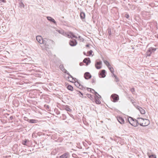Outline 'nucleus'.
Returning a JSON list of instances; mask_svg holds the SVG:
<instances>
[{"label":"nucleus","mask_w":158,"mask_h":158,"mask_svg":"<svg viewBox=\"0 0 158 158\" xmlns=\"http://www.w3.org/2000/svg\"><path fill=\"white\" fill-rule=\"evenodd\" d=\"M77 83H78V82H77V83L75 82V85L77 86V87H79V85H78Z\"/></svg>","instance_id":"de8ad7c7"},{"label":"nucleus","mask_w":158,"mask_h":158,"mask_svg":"<svg viewBox=\"0 0 158 158\" xmlns=\"http://www.w3.org/2000/svg\"><path fill=\"white\" fill-rule=\"evenodd\" d=\"M149 158H156L155 155H152L149 156Z\"/></svg>","instance_id":"c9c22d12"},{"label":"nucleus","mask_w":158,"mask_h":158,"mask_svg":"<svg viewBox=\"0 0 158 158\" xmlns=\"http://www.w3.org/2000/svg\"><path fill=\"white\" fill-rule=\"evenodd\" d=\"M117 120L121 124H123L124 123V121L123 118L121 117H119L117 118Z\"/></svg>","instance_id":"2eb2a0df"},{"label":"nucleus","mask_w":158,"mask_h":158,"mask_svg":"<svg viewBox=\"0 0 158 158\" xmlns=\"http://www.w3.org/2000/svg\"><path fill=\"white\" fill-rule=\"evenodd\" d=\"M118 139V142H118L121 139V138H119Z\"/></svg>","instance_id":"5fc2aeb1"},{"label":"nucleus","mask_w":158,"mask_h":158,"mask_svg":"<svg viewBox=\"0 0 158 158\" xmlns=\"http://www.w3.org/2000/svg\"><path fill=\"white\" fill-rule=\"evenodd\" d=\"M29 142V141L28 140H27L26 139H25V140L23 141L22 142V144L24 145L27 146H29V144L28 143Z\"/></svg>","instance_id":"f3484780"},{"label":"nucleus","mask_w":158,"mask_h":158,"mask_svg":"<svg viewBox=\"0 0 158 158\" xmlns=\"http://www.w3.org/2000/svg\"><path fill=\"white\" fill-rule=\"evenodd\" d=\"M64 109L66 111H68L69 112H71V111H72V110L71 109H70L69 108V106H65L64 107Z\"/></svg>","instance_id":"a211bd4d"},{"label":"nucleus","mask_w":158,"mask_h":158,"mask_svg":"<svg viewBox=\"0 0 158 158\" xmlns=\"http://www.w3.org/2000/svg\"><path fill=\"white\" fill-rule=\"evenodd\" d=\"M58 32L59 33L63 35L64 33V31L62 30H58Z\"/></svg>","instance_id":"e433bc0d"},{"label":"nucleus","mask_w":158,"mask_h":158,"mask_svg":"<svg viewBox=\"0 0 158 158\" xmlns=\"http://www.w3.org/2000/svg\"><path fill=\"white\" fill-rule=\"evenodd\" d=\"M139 120V124L140 125L145 127L148 126L150 123L149 121L146 119H143L141 118H138Z\"/></svg>","instance_id":"f257e3e1"},{"label":"nucleus","mask_w":158,"mask_h":158,"mask_svg":"<svg viewBox=\"0 0 158 158\" xmlns=\"http://www.w3.org/2000/svg\"><path fill=\"white\" fill-rule=\"evenodd\" d=\"M36 39L39 43L42 44L44 39H43L41 36L39 35L37 36L36 37Z\"/></svg>","instance_id":"9d476101"},{"label":"nucleus","mask_w":158,"mask_h":158,"mask_svg":"<svg viewBox=\"0 0 158 158\" xmlns=\"http://www.w3.org/2000/svg\"><path fill=\"white\" fill-rule=\"evenodd\" d=\"M0 1L4 3L6 2L5 0H0Z\"/></svg>","instance_id":"09e8293b"},{"label":"nucleus","mask_w":158,"mask_h":158,"mask_svg":"<svg viewBox=\"0 0 158 158\" xmlns=\"http://www.w3.org/2000/svg\"><path fill=\"white\" fill-rule=\"evenodd\" d=\"M63 115L64 117V116H65V115L64 114H63Z\"/></svg>","instance_id":"e2e57ef3"},{"label":"nucleus","mask_w":158,"mask_h":158,"mask_svg":"<svg viewBox=\"0 0 158 158\" xmlns=\"http://www.w3.org/2000/svg\"><path fill=\"white\" fill-rule=\"evenodd\" d=\"M92 89L91 88H87V91H88L90 93H93V92H92Z\"/></svg>","instance_id":"72a5a7b5"},{"label":"nucleus","mask_w":158,"mask_h":158,"mask_svg":"<svg viewBox=\"0 0 158 158\" xmlns=\"http://www.w3.org/2000/svg\"><path fill=\"white\" fill-rule=\"evenodd\" d=\"M67 74L69 75V77H70L72 78L73 79H74L73 78V76H71L69 72H68Z\"/></svg>","instance_id":"37998d69"},{"label":"nucleus","mask_w":158,"mask_h":158,"mask_svg":"<svg viewBox=\"0 0 158 158\" xmlns=\"http://www.w3.org/2000/svg\"><path fill=\"white\" fill-rule=\"evenodd\" d=\"M67 34L68 33L64 32V33L63 34V35L67 37Z\"/></svg>","instance_id":"49530a36"},{"label":"nucleus","mask_w":158,"mask_h":158,"mask_svg":"<svg viewBox=\"0 0 158 158\" xmlns=\"http://www.w3.org/2000/svg\"><path fill=\"white\" fill-rule=\"evenodd\" d=\"M128 121L131 125L135 127H137L139 124L138 120L134 119L131 117H129L128 118Z\"/></svg>","instance_id":"f03ea898"},{"label":"nucleus","mask_w":158,"mask_h":158,"mask_svg":"<svg viewBox=\"0 0 158 158\" xmlns=\"http://www.w3.org/2000/svg\"><path fill=\"white\" fill-rule=\"evenodd\" d=\"M49 106H48V105H47V108H49Z\"/></svg>","instance_id":"13d9d810"},{"label":"nucleus","mask_w":158,"mask_h":158,"mask_svg":"<svg viewBox=\"0 0 158 158\" xmlns=\"http://www.w3.org/2000/svg\"><path fill=\"white\" fill-rule=\"evenodd\" d=\"M77 84L78 85H79V87L78 88L83 90H84L85 89V88L82 85H81L79 83H77Z\"/></svg>","instance_id":"4be33fe9"},{"label":"nucleus","mask_w":158,"mask_h":158,"mask_svg":"<svg viewBox=\"0 0 158 158\" xmlns=\"http://www.w3.org/2000/svg\"><path fill=\"white\" fill-rule=\"evenodd\" d=\"M83 62L86 64V65H87L88 64L90 63L91 61L89 58H86L83 60Z\"/></svg>","instance_id":"4468645a"},{"label":"nucleus","mask_w":158,"mask_h":158,"mask_svg":"<svg viewBox=\"0 0 158 158\" xmlns=\"http://www.w3.org/2000/svg\"><path fill=\"white\" fill-rule=\"evenodd\" d=\"M85 14L83 12H81L80 13V17L81 19H84L85 18Z\"/></svg>","instance_id":"aec40b11"},{"label":"nucleus","mask_w":158,"mask_h":158,"mask_svg":"<svg viewBox=\"0 0 158 158\" xmlns=\"http://www.w3.org/2000/svg\"><path fill=\"white\" fill-rule=\"evenodd\" d=\"M89 44H87L86 45V47H89Z\"/></svg>","instance_id":"864d4df0"},{"label":"nucleus","mask_w":158,"mask_h":158,"mask_svg":"<svg viewBox=\"0 0 158 158\" xmlns=\"http://www.w3.org/2000/svg\"><path fill=\"white\" fill-rule=\"evenodd\" d=\"M24 118H27V117H24Z\"/></svg>","instance_id":"69168bd1"},{"label":"nucleus","mask_w":158,"mask_h":158,"mask_svg":"<svg viewBox=\"0 0 158 158\" xmlns=\"http://www.w3.org/2000/svg\"><path fill=\"white\" fill-rule=\"evenodd\" d=\"M95 82L96 80L94 79V78L92 79L91 82L92 83H95Z\"/></svg>","instance_id":"ea45409f"},{"label":"nucleus","mask_w":158,"mask_h":158,"mask_svg":"<svg viewBox=\"0 0 158 158\" xmlns=\"http://www.w3.org/2000/svg\"><path fill=\"white\" fill-rule=\"evenodd\" d=\"M125 17L127 19H128L129 17V15L128 14H125Z\"/></svg>","instance_id":"a19ab883"},{"label":"nucleus","mask_w":158,"mask_h":158,"mask_svg":"<svg viewBox=\"0 0 158 158\" xmlns=\"http://www.w3.org/2000/svg\"><path fill=\"white\" fill-rule=\"evenodd\" d=\"M130 91L132 93V94H133L135 92V89L134 88H132L130 89Z\"/></svg>","instance_id":"4c0bfd02"},{"label":"nucleus","mask_w":158,"mask_h":158,"mask_svg":"<svg viewBox=\"0 0 158 158\" xmlns=\"http://www.w3.org/2000/svg\"><path fill=\"white\" fill-rule=\"evenodd\" d=\"M93 53V51L92 50H90L88 52V53L89 55H91Z\"/></svg>","instance_id":"58836bf2"},{"label":"nucleus","mask_w":158,"mask_h":158,"mask_svg":"<svg viewBox=\"0 0 158 158\" xmlns=\"http://www.w3.org/2000/svg\"><path fill=\"white\" fill-rule=\"evenodd\" d=\"M130 7L131 9H132L133 10L135 9V6L134 5H131Z\"/></svg>","instance_id":"473e14b6"},{"label":"nucleus","mask_w":158,"mask_h":158,"mask_svg":"<svg viewBox=\"0 0 158 158\" xmlns=\"http://www.w3.org/2000/svg\"><path fill=\"white\" fill-rule=\"evenodd\" d=\"M114 140L115 141H116V142H117V139H114Z\"/></svg>","instance_id":"4d7b16f0"},{"label":"nucleus","mask_w":158,"mask_h":158,"mask_svg":"<svg viewBox=\"0 0 158 158\" xmlns=\"http://www.w3.org/2000/svg\"><path fill=\"white\" fill-rule=\"evenodd\" d=\"M111 100L114 102H117L119 100V96L116 94H113L110 97Z\"/></svg>","instance_id":"7ed1b4c3"},{"label":"nucleus","mask_w":158,"mask_h":158,"mask_svg":"<svg viewBox=\"0 0 158 158\" xmlns=\"http://www.w3.org/2000/svg\"><path fill=\"white\" fill-rule=\"evenodd\" d=\"M68 156V154L66 153H64L63 155L60 156V158H67Z\"/></svg>","instance_id":"6ab92c4d"},{"label":"nucleus","mask_w":158,"mask_h":158,"mask_svg":"<svg viewBox=\"0 0 158 158\" xmlns=\"http://www.w3.org/2000/svg\"><path fill=\"white\" fill-rule=\"evenodd\" d=\"M82 63H81L80 64V65H81V66L82 65Z\"/></svg>","instance_id":"bf43d9fd"},{"label":"nucleus","mask_w":158,"mask_h":158,"mask_svg":"<svg viewBox=\"0 0 158 158\" xmlns=\"http://www.w3.org/2000/svg\"><path fill=\"white\" fill-rule=\"evenodd\" d=\"M104 62L107 67L109 66H110V64L109 62L105 60L104 61Z\"/></svg>","instance_id":"bb28decb"},{"label":"nucleus","mask_w":158,"mask_h":158,"mask_svg":"<svg viewBox=\"0 0 158 158\" xmlns=\"http://www.w3.org/2000/svg\"><path fill=\"white\" fill-rule=\"evenodd\" d=\"M86 97L87 96H83V98H86Z\"/></svg>","instance_id":"680f3d73"},{"label":"nucleus","mask_w":158,"mask_h":158,"mask_svg":"<svg viewBox=\"0 0 158 158\" xmlns=\"http://www.w3.org/2000/svg\"><path fill=\"white\" fill-rule=\"evenodd\" d=\"M155 36L156 38L158 39V34H157L156 35H155Z\"/></svg>","instance_id":"603ef678"},{"label":"nucleus","mask_w":158,"mask_h":158,"mask_svg":"<svg viewBox=\"0 0 158 158\" xmlns=\"http://www.w3.org/2000/svg\"><path fill=\"white\" fill-rule=\"evenodd\" d=\"M86 95L87 97L90 98L91 100H93V97L91 94H86Z\"/></svg>","instance_id":"412c9836"},{"label":"nucleus","mask_w":158,"mask_h":158,"mask_svg":"<svg viewBox=\"0 0 158 158\" xmlns=\"http://www.w3.org/2000/svg\"><path fill=\"white\" fill-rule=\"evenodd\" d=\"M67 88L68 89L71 91H73V87L70 85H69L67 86Z\"/></svg>","instance_id":"5701e85b"},{"label":"nucleus","mask_w":158,"mask_h":158,"mask_svg":"<svg viewBox=\"0 0 158 158\" xmlns=\"http://www.w3.org/2000/svg\"><path fill=\"white\" fill-rule=\"evenodd\" d=\"M83 54H84V55H86V53L85 52H83Z\"/></svg>","instance_id":"6e6d98bb"},{"label":"nucleus","mask_w":158,"mask_h":158,"mask_svg":"<svg viewBox=\"0 0 158 158\" xmlns=\"http://www.w3.org/2000/svg\"><path fill=\"white\" fill-rule=\"evenodd\" d=\"M60 68L62 70L64 71V66L63 64H60Z\"/></svg>","instance_id":"2f4dec72"},{"label":"nucleus","mask_w":158,"mask_h":158,"mask_svg":"<svg viewBox=\"0 0 158 158\" xmlns=\"http://www.w3.org/2000/svg\"><path fill=\"white\" fill-rule=\"evenodd\" d=\"M134 106H135V107L138 110H139L140 113L142 114H144L145 113V110L143 109L141 107L138 106L136 105L135 104H134Z\"/></svg>","instance_id":"39448f33"},{"label":"nucleus","mask_w":158,"mask_h":158,"mask_svg":"<svg viewBox=\"0 0 158 158\" xmlns=\"http://www.w3.org/2000/svg\"><path fill=\"white\" fill-rule=\"evenodd\" d=\"M156 49L152 47H150L149 48L148 51H147V55L150 56L152 52H154L156 50Z\"/></svg>","instance_id":"0eeeda50"},{"label":"nucleus","mask_w":158,"mask_h":158,"mask_svg":"<svg viewBox=\"0 0 158 158\" xmlns=\"http://www.w3.org/2000/svg\"><path fill=\"white\" fill-rule=\"evenodd\" d=\"M114 78H115V81H119V80H118V77H117V76H115V77H114Z\"/></svg>","instance_id":"79ce46f5"},{"label":"nucleus","mask_w":158,"mask_h":158,"mask_svg":"<svg viewBox=\"0 0 158 158\" xmlns=\"http://www.w3.org/2000/svg\"><path fill=\"white\" fill-rule=\"evenodd\" d=\"M92 90H93L94 92V94L95 95L94 97L97 96H98V95L100 98L101 97V96L96 92L95 91V90L94 89H92Z\"/></svg>","instance_id":"a878e982"},{"label":"nucleus","mask_w":158,"mask_h":158,"mask_svg":"<svg viewBox=\"0 0 158 158\" xmlns=\"http://www.w3.org/2000/svg\"><path fill=\"white\" fill-rule=\"evenodd\" d=\"M100 98L98 96L95 97V101L97 104H99L101 103V101L99 100V98Z\"/></svg>","instance_id":"dca6fc26"},{"label":"nucleus","mask_w":158,"mask_h":158,"mask_svg":"<svg viewBox=\"0 0 158 158\" xmlns=\"http://www.w3.org/2000/svg\"><path fill=\"white\" fill-rule=\"evenodd\" d=\"M10 119L12 120L13 119V117L12 116H10Z\"/></svg>","instance_id":"3c124183"},{"label":"nucleus","mask_w":158,"mask_h":158,"mask_svg":"<svg viewBox=\"0 0 158 158\" xmlns=\"http://www.w3.org/2000/svg\"><path fill=\"white\" fill-rule=\"evenodd\" d=\"M156 25H157V22H156Z\"/></svg>","instance_id":"0e129e2a"},{"label":"nucleus","mask_w":158,"mask_h":158,"mask_svg":"<svg viewBox=\"0 0 158 158\" xmlns=\"http://www.w3.org/2000/svg\"><path fill=\"white\" fill-rule=\"evenodd\" d=\"M107 31H108V34H109V36H110L111 35V29L109 28L107 29Z\"/></svg>","instance_id":"7c9ffc66"},{"label":"nucleus","mask_w":158,"mask_h":158,"mask_svg":"<svg viewBox=\"0 0 158 158\" xmlns=\"http://www.w3.org/2000/svg\"><path fill=\"white\" fill-rule=\"evenodd\" d=\"M112 73V74H112V77H115V76H116V75H115L114 74V73Z\"/></svg>","instance_id":"8fccbe9b"},{"label":"nucleus","mask_w":158,"mask_h":158,"mask_svg":"<svg viewBox=\"0 0 158 158\" xmlns=\"http://www.w3.org/2000/svg\"><path fill=\"white\" fill-rule=\"evenodd\" d=\"M51 40L46 38H44V40L43 43L42 44L44 45V46L45 48H48L49 46V44L48 43L51 41Z\"/></svg>","instance_id":"423d86ee"},{"label":"nucleus","mask_w":158,"mask_h":158,"mask_svg":"<svg viewBox=\"0 0 158 158\" xmlns=\"http://www.w3.org/2000/svg\"><path fill=\"white\" fill-rule=\"evenodd\" d=\"M108 67L112 73H113L114 72L113 68L112 67H111V66H108Z\"/></svg>","instance_id":"b1692460"},{"label":"nucleus","mask_w":158,"mask_h":158,"mask_svg":"<svg viewBox=\"0 0 158 158\" xmlns=\"http://www.w3.org/2000/svg\"><path fill=\"white\" fill-rule=\"evenodd\" d=\"M67 37L69 38H71V35L70 34V33H69V34L68 33Z\"/></svg>","instance_id":"c03bdc74"},{"label":"nucleus","mask_w":158,"mask_h":158,"mask_svg":"<svg viewBox=\"0 0 158 158\" xmlns=\"http://www.w3.org/2000/svg\"><path fill=\"white\" fill-rule=\"evenodd\" d=\"M129 100H130V102L134 105L135 104L134 103H135L134 100L130 97L128 98Z\"/></svg>","instance_id":"cd10ccee"},{"label":"nucleus","mask_w":158,"mask_h":158,"mask_svg":"<svg viewBox=\"0 0 158 158\" xmlns=\"http://www.w3.org/2000/svg\"><path fill=\"white\" fill-rule=\"evenodd\" d=\"M102 62L101 61H96L95 63V67L97 69H100L102 68Z\"/></svg>","instance_id":"20e7f679"},{"label":"nucleus","mask_w":158,"mask_h":158,"mask_svg":"<svg viewBox=\"0 0 158 158\" xmlns=\"http://www.w3.org/2000/svg\"><path fill=\"white\" fill-rule=\"evenodd\" d=\"M19 4L20 5V6L21 7H23V8L25 6L24 4L22 2H21L20 3H19Z\"/></svg>","instance_id":"f704fd0d"},{"label":"nucleus","mask_w":158,"mask_h":158,"mask_svg":"<svg viewBox=\"0 0 158 158\" xmlns=\"http://www.w3.org/2000/svg\"><path fill=\"white\" fill-rule=\"evenodd\" d=\"M47 20L51 22L52 23L55 24H56V23L55 20L52 18L50 16L47 17Z\"/></svg>","instance_id":"f8f14e48"},{"label":"nucleus","mask_w":158,"mask_h":158,"mask_svg":"<svg viewBox=\"0 0 158 158\" xmlns=\"http://www.w3.org/2000/svg\"><path fill=\"white\" fill-rule=\"evenodd\" d=\"M54 111L56 112V114L59 115L60 114V112L57 109H54Z\"/></svg>","instance_id":"c756f323"},{"label":"nucleus","mask_w":158,"mask_h":158,"mask_svg":"<svg viewBox=\"0 0 158 158\" xmlns=\"http://www.w3.org/2000/svg\"><path fill=\"white\" fill-rule=\"evenodd\" d=\"M63 71L65 73H66L67 74V73L68 72L65 69H64V71Z\"/></svg>","instance_id":"a18cd8bd"},{"label":"nucleus","mask_w":158,"mask_h":158,"mask_svg":"<svg viewBox=\"0 0 158 158\" xmlns=\"http://www.w3.org/2000/svg\"><path fill=\"white\" fill-rule=\"evenodd\" d=\"M110 139H111L112 140H113V139L112 138H110Z\"/></svg>","instance_id":"052dcab7"},{"label":"nucleus","mask_w":158,"mask_h":158,"mask_svg":"<svg viewBox=\"0 0 158 158\" xmlns=\"http://www.w3.org/2000/svg\"><path fill=\"white\" fill-rule=\"evenodd\" d=\"M84 78L86 79H88L91 77V75L89 72H86L84 74Z\"/></svg>","instance_id":"9b49d317"},{"label":"nucleus","mask_w":158,"mask_h":158,"mask_svg":"<svg viewBox=\"0 0 158 158\" xmlns=\"http://www.w3.org/2000/svg\"><path fill=\"white\" fill-rule=\"evenodd\" d=\"M70 34L71 35V38H77V37L76 36H75L73 33L71 32H70Z\"/></svg>","instance_id":"c85d7f7f"},{"label":"nucleus","mask_w":158,"mask_h":158,"mask_svg":"<svg viewBox=\"0 0 158 158\" xmlns=\"http://www.w3.org/2000/svg\"><path fill=\"white\" fill-rule=\"evenodd\" d=\"M77 91V94H79V95L80 97H81L82 98H83V94L82 93H81V92L78 91Z\"/></svg>","instance_id":"393cba45"},{"label":"nucleus","mask_w":158,"mask_h":158,"mask_svg":"<svg viewBox=\"0 0 158 158\" xmlns=\"http://www.w3.org/2000/svg\"><path fill=\"white\" fill-rule=\"evenodd\" d=\"M99 76L100 77L104 78L106 77V71L105 70H101L99 73Z\"/></svg>","instance_id":"6e6552de"},{"label":"nucleus","mask_w":158,"mask_h":158,"mask_svg":"<svg viewBox=\"0 0 158 158\" xmlns=\"http://www.w3.org/2000/svg\"><path fill=\"white\" fill-rule=\"evenodd\" d=\"M27 120L28 122L31 123H37L38 122V120L34 119H27V120Z\"/></svg>","instance_id":"ddd939ff"},{"label":"nucleus","mask_w":158,"mask_h":158,"mask_svg":"<svg viewBox=\"0 0 158 158\" xmlns=\"http://www.w3.org/2000/svg\"><path fill=\"white\" fill-rule=\"evenodd\" d=\"M69 43L70 45L71 46H75L77 44V41L75 39L70 40Z\"/></svg>","instance_id":"1a4fd4ad"}]
</instances>
